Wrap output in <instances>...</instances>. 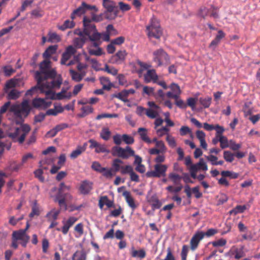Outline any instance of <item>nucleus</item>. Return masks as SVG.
Wrapping results in <instances>:
<instances>
[{
    "label": "nucleus",
    "instance_id": "nucleus-1",
    "mask_svg": "<svg viewBox=\"0 0 260 260\" xmlns=\"http://www.w3.org/2000/svg\"><path fill=\"white\" fill-rule=\"evenodd\" d=\"M55 50H45L43 57L45 59L40 64V71H36L35 78L37 82V85L28 90L26 95H31L38 89L59 88L62 82L60 75H57L55 69L50 67V61L48 60L51 54Z\"/></svg>",
    "mask_w": 260,
    "mask_h": 260
},
{
    "label": "nucleus",
    "instance_id": "nucleus-2",
    "mask_svg": "<svg viewBox=\"0 0 260 260\" xmlns=\"http://www.w3.org/2000/svg\"><path fill=\"white\" fill-rule=\"evenodd\" d=\"M30 129L29 125L23 124L20 127H16L9 129L7 132V136L13 142H19L20 144H22L24 142L26 136Z\"/></svg>",
    "mask_w": 260,
    "mask_h": 260
},
{
    "label": "nucleus",
    "instance_id": "nucleus-3",
    "mask_svg": "<svg viewBox=\"0 0 260 260\" xmlns=\"http://www.w3.org/2000/svg\"><path fill=\"white\" fill-rule=\"evenodd\" d=\"M70 189V186H67L63 182H61L59 185L58 192L55 196V201L58 202L60 207H64L65 210L67 208L66 201L72 199V196L68 192Z\"/></svg>",
    "mask_w": 260,
    "mask_h": 260
},
{
    "label": "nucleus",
    "instance_id": "nucleus-4",
    "mask_svg": "<svg viewBox=\"0 0 260 260\" xmlns=\"http://www.w3.org/2000/svg\"><path fill=\"white\" fill-rule=\"evenodd\" d=\"M146 32L150 39L154 38L158 40L162 36V31L159 22L154 16L150 19L149 24L146 26Z\"/></svg>",
    "mask_w": 260,
    "mask_h": 260
},
{
    "label": "nucleus",
    "instance_id": "nucleus-5",
    "mask_svg": "<svg viewBox=\"0 0 260 260\" xmlns=\"http://www.w3.org/2000/svg\"><path fill=\"white\" fill-rule=\"evenodd\" d=\"M102 5L105 9L104 15L106 19L112 20L117 15V7L115 2L112 0H102Z\"/></svg>",
    "mask_w": 260,
    "mask_h": 260
},
{
    "label": "nucleus",
    "instance_id": "nucleus-6",
    "mask_svg": "<svg viewBox=\"0 0 260 260\" xmlns=\"http://www.w3.org/2000/svg\"><path fill=\"white\" fill-rule=\"evenodd\" d=\"M110 152L113 156L122 159H127L132 156H135V151L128 146L125 148L119 146H114L112 148Z\"/></svg>",
    "mask_w": 260,
    "mask_h": 260
},
{
    "label": "nucleus",
    "instance_id": "nucleus-7",
    "mask_svg": "<svg viewBox=\"0 0 260 260\" xmlns=\"http://www.w3.org/2000/svg\"><path fill=\"white\" fill-rule=\"evenodd\" d=\"M88 37L91 46L96 49H102L100 48V46L102 43L103 42H109L110 38L108 33H101L98 31Z\"/></svg>",
    "mask_w": 260,
    "mask_h": 260
},
{
    "label": "nucleus",
    "instance_id": "nucleus-8",
    "mask_svg": "<svg viewBox=\"0 0 260 260\" xmlns=\"http://www.w3.org/2000/svg\"><path fill=\"white\" fill-rule=\"evenodd\" d=\"M168 168V167L166 165L156 164L154 166V170L148 171L146 173V176L149 178L165 177L166 175Z\"/></svg>",
    "mask_w": 260,
    "mask_h": 260
},
{
    "label": "nucleus",
    "instance_id": "nucleus-9",
    "mask_svg": "<svg viewBox=\"0 0 260 260\" xmlns=\"http://www.w3.org/2000/svg\"><path fill=\"white\" fill-rule=\"evenodd\" d=\"M87 10H93L95 12H98V9L95 6L90 5L83 2L80 7L73 11L71 15V18L74 20L76 16H81L85 14Z\"/></svg>",
    "mask_w": 260,
    "mask_h": 260
},
{
    "label": "nucleus",
    "instance_id": "nucleus-10",
    "mask_svg": "<svg viewBox=\"0 0 260 260\" xmlns=\"http://www.w3.org/2000/svg\"><path fill=\"white\" fill-rule=\"evenodd\" d=\"M52 88H47L44 87L43 89H39L41 92L45 93L46 95L52 100H61L63 99H69L72 96L71 92H68L67 94H63V92H60L55 94L51 90Z\"/></svg>",
    "mask_w": 260,
    "mask_h": 260
},
{
    "label": "nucleus",
    "instance_id": "nucleus-11",
    "mask_svg": "<svg viewBox=\"0 0 260 260\" xmlns=\"http://www.w3.org/2000/svg\"><path fill=\"white\" fill-rule=\"evenodd\" d=\"M223 131L224 129L222 127H217L215 137L212 140V143L214 145L219 142L222 148L228 147V140L226 137L222 136Z\"/></svg>",
    "mask_w": 260,
    "mask_h": 260
},
{
    "label": "nucleus",
    "instance_id": "nucleus-12",
    "mask_svg": "<svg viewBox=\"0 0 260 260\" xmlns=\"http://www.w3.org/2000/svg\"><path fill=\"white\" fill-rule=\"evenodd\" d=\"M153 60L159 66L164 63H167L169 60L168 55L163 50H157L154 52Z\"/></svg>",
    "mask_w": 260,
    "mask_h": 260
},
{
    "label": "nucleus",
    "instance_id": "nucleus-13",
    "mask_svg": "<svg viewBox=\"0 0 260 260\" xmlns=\"http://www.w3.org/2000/svg\"><path fill=\"white\" fill-rule=\"evenodd\" d=\"M204 238V234L202 231H197L191 237L190 241V248L192 251L196 250Z\"/></svg>",
    "mask_w": 260,
    "mask_h": 260
},
{
    "label": "nucleus",
    "instance_id": "nucleus-14",
    "mask_svg": "<svg viewBox=\"0 0 260 260\" xmlns=\"http://www.w3.org/2000/svg\"><path fill=\"white\" fill-rule=\"evenodd\" d=\"M84 32L86 36L89 37L95 32H98L94 24L91 23V21L86 17L83 19Z\"/></svg>",
    "mask_w": 260,
    "mask_h": 260
},
{
    "label": "nucleus",
    "instance_id": "nucleus-15",
    "mask_svg": "<svg viewBox=\"0 0 260 260\" xmlns=\"http://www.w3.org/2000/svg\"><path fill=\"white\" fill-rule=\"evenodd\" d=\"M12 237L15 239L20 240L21 245L25 247L27 243L29 240V236L25 233L24 231H14L12 234Z\"/></svg>",
    "mask_w": 260,
    "mask_h": 260
},
{
    "label": "nucleus",
    "instance_id": "nucleus-16",
    "mask_svg": "<svg viewBox=\"0 0 260 260\" xmlns=\"http://www.w3.org/2000/svg\"><path fill=\"white\" fill-rule=\"evenodd\" d=\"M88 142L90 144L89 147L91 149L94 148L95 152L96 153L110 152L105 144H101L93 139H90Z\"/></svg>",
    "mask_w": 260,
    "mask_h": 260
},
{
    "label": "nucleus",
    "instance_id": "nucleus-17",
    "mask_svg": "<svg viewBox=\"0 0 260 260\" xmlns=\"http://www.w3.org/2000/svg\"><path fill=\"white\" fill-rule=\"evenodd\" d=\"M60 41V37L56 32L49 31L47 37L43 36L42 38L41 43L45 44L46 42L57 43Z\"/></svg>",
    "mask_w": 260,
    "mask_h": 260
},
{
    "label": "nucleus",
    "instance_id": "nucleus-18",
    "mask_svg": "<svg viewBox=\"0 0 260 260\" xmlns=\"http://www.w3.org/2000/svg\"><path fill=\"white\" fill-rule=\"evenodd\" d=\"M92 182L88 180H84L81 182L79 190L82 194H87L92 189Z\"/></svg>",
    "mask_w": 260,
    "mask_h": 260
},
{
    "label": "nucleus",
    "instance_id": "nucleus-19",
    "mask_svg": "<svg viewBox=\"0 0 260 260\" xmlns=\"http://www.w3.org/2000/svg\"><path fill=\"white\" fill-rule=\"evenodd\" d=\"M77 218L73 216L70 217L66 221L63 220V226L61 228V232L63 235H66L74 224L77 221Z\"/></svg>",
    "mask_w": 260,
    "mask_h": 260
},
{
    "label": "nucleus",
    "instance_id": "nucleus-20",
    "mask_svg": "<svg viewBox=\"0 0 260 260\" xmlns=\"http://www.w3.org/2000/svg\"><path fill=\"white\" fill-rule=\"evenodd\" d=\"M243 249V246H242L240 248H239L237 246H234L229 251V255H230L231 256H234L236 259H240L243 257L244 255Z\"/></svg>",
    "mask_w": 260,
    "mask_h": 260
},
{
    "label": "nucleus",
    "instance_id": "nucleus-21",
    "mask_svg": "<svg viewBox=\"0 0 260 260\" xmlns=\"http://www.w3.org/2000/svg\"><path fill=\"white\" fill-rule=\"evenodd\" d=\"M126 53L125 50H120L111 58V61L112 63H120L125 58Z\"/></svg>",
    "mask_w": 260,
    "mask_h": 260
},
{
    "label": "nucleus",
    "instance_id": "nucleus-22",
    "mask_svg": "<svg viewBox=\"0 0 260 260\" xmlns=\"http://www.w3.org/2000/svg\"><path fill=\"white\" fill-rule=\"evenodd\" d=\"M76 50H66L62 56L61 59V63L62 64H67L70 66L74 63L72 61H70L69 63H67V61L71 57L72 55H75Z\"/></svg>",
    "mask_w": 260,
    "mask_h": 260
},
{
    "label": "nucleus",
    "instance_id": "nucleus-23",
    "mask_svg": "<svg viewBox=\"0 0 260 260\" xmlns=\"http://www.w3.org/2000/svg\"><path fill=\"white\" fill-rule=\"evenodd\" d=\"M157 79L158 76L154 70H148L144 75V80L146 83H149L151 82L155 83Z\"/></svg>",
    "mask_w": 260,
    "mask_h": 260
},
{
    "label": "nucleus",
    "instance_id": "nucleus-24",
    "mask_svg": "<svg viewBox=\"0 0 260 260\" xmlns=\"http://www.w3.org/2000/svg\"><path fill=\"white\" fill-rule=\"evenodd\" d=\"M135 90L134 89H124L122 90L121 92L114 95V97L119 99V100L125 102L127 101V98L130 94H134Z\"/></svg>",
    "mask_w": 260,
    "mask_h": 260
},
{
    "label": "nucleus",
    "instance_id": "nucleus-25",
    "mask_svg": "<svg viewBox=\"0 0 260 260\" xmlns=\"http://www.w3.org/2000/svg\"><path fill=\"white\" fill-rule=\"evenodd\" d=\"M122 195L125 198V201L128 205L133 210H135L137 208L138 205L135 203V200L132 197L131 193L126 190L123 192Z\"/></svg>",
    "mask_w": 260,
    "mask_h": 260
},
{
    "label": "nucleus",
    "instance_id": "nucleus-26",
    "mask_svg": "<svg viewBox=\"0 0 260 260\" xmlns=\"http://www.w3.org/2000/svg\"><path fill=\"white\" fill-rule=\"evenodd\" d=\"M32 104L35 108H47L49 107L51 102L47 103L45 99L41 98H37L32 100Z\"/></svg>",
    "mask_w": 260,
    "mask_h": 260
},
{
    "label": "nucleus",
    "instance_id": "nucleus-27",
    "mask_svg": "<svg viewBox=\"0 0 260 260\" xmlns=\"http://www.w3.org/2000/svg\"><path fill=\"white\" fill-rule=\"evenodd\" d=\"M87 147V143H85L83 146H78L76 149L73 150L70 154V157L73 159L77 158L84 152Z\"/></svg>",
    "mask_w": 260,
    "mask_h": 260
},
{
    "label": "nucleus",
    "instance_id": "nucleus-28",
    "mask_svg": "<svg viewBox=\"0 0 260 260\" xmlns=\"http://www.w3.org/2000/svg\"><path fill=\"white\" fill-rule=\"evenodd\" d=\"M148 202L151 204L152 209L153 210L160 208L162 205L161 202L155 194L152 196L148 200Z\"/></svg>",
    "mask_w": 260,
    "mask_h": 260
},
{
    "label": "nucleus",
    "instance_id": "nucleus-29",
    "mask_svg": "<svg viewBox=\"0 0 260 260\" xmlns=\"http://www.w3.org/2000/svg\"><path fill=\"white\" fill-rule=\"evenodd\" d=\"M131 254L133 257L140 258L143 259L145 257L146 253L144 249H140L139 250H136L134 247L131 248Z\"/></svg>",
    "mask_w": 260,
    "mask_h": 260
},
{
    "label": "nucleus",
    "instance_id": "nucleus-30",
    "mask_svg": "<svg viewBox=\"0 0 260 260\" xmlns=\"http://www.w3.org/2000/svg\"><path fill=\"white\" fill-rule=\"evenodd\" d=\"M125 38L120 36L112 40L110 43L107 45L106 49H115V45H120L124 42Z\"/></svg>",
    "mask_w": 260,
    "mask_h": 260
},
{
    "label": "nucleus",
    "instance_id": "nucleus-31",
    "mask_svg": "<svg viewBox=\"0 0 260 260\" xmlns=\"http://www.w3.org/2000/svg\"><path fill=\"white\" fill-rule=\"evenodd\" d=\"M86 40V37L75 38L73 41V45L75 48L77 49L81 48H82L84 44L85 43Z\"/></svg>",
    "mask_w": 260,
    "mask_h": 260
},
{
    "label": "nucleus",
    "instance_id": "nucleus-32",
    "mask_svg": "<svg viewBox=\"0 0 260 260\" xmlns=\"http://www.w3.org/2000/svg\"><path fill=\"white\" fill-rule=\"evenodd\" d=\"M138 132L140 136L141 139L148 144L152 143L151 140L147 136V129L145 128L140 127L138 130Z\"/></svg>",
    "mask_w": 260,
    "mask_h": 260
},
{
    "label": "nucleus",
    "instance_id": "nucleus-33",
    "mask_svg": "<svg viewBox=\"0 0 260 260\" xmlns=\"http://www.w3.org/2000/svg\"><path fill=\"white\" fill-rule=\"evenodd\" d=\"M70 72L72 79L76 82L80 81L86 74L85 72H81L79 73L73 70H71Z\"/></svg>",
    "mask_w": 260,
    "mask_h": 260
},
{
    "label": "nucleus",
    "instance_id": "nucleus-34",
    "mask_svg": "<svg viewBox=\"0 0 260 260\" xmlns=\"http://www.w3.org/2000/svg\"><path fill=\"white\" fill-rule=\"evenodd\" d=\"M82 112L78 114V117L79 118H83L86 115L92 113L93 111V109L91 106H83L81 108Z\"/></svg>",
    "mask_w": 260,
    "mask_h": 260
},
{
    "label": "nucleus",
    "instance_id": "nucleus-35",
    "mask_svg": "<svg viewBox=\"0 0 260 260\" xmlns=\"http://www.w3.org/2000/svg\"><path fill=\"white\" fill-rule=\"evenodd\" d=\"M123 164V161L119 158H115L113 160L112 164V168L113 171L115 174L116 173L118 172L120 170H121L122 166L120 165Z\"/></svg>",
    "mask_w": 260,
    "mask_h": 260
},
{
    "label": "nucleus",
    "instance_id": "nucleus-36",
    "mask_svg": "<svg viewBox=\"0 0 260 260\" xmlns=\"http://www.w3.org/2000/svg\"><path fill=\"white\" fill-rule=\"evenodd\" d=\"M100 81L101 84L103 85V89L109 90L111 88L112 84L108 77H101L100 78Z\"/></svg>",
    "mask_w": 260,
    "mask_h": 260
},
{
    "label": "nucleus",
    "instance_id": "nucleus-37",
    "mask_svg": "<svg viewBox=\"0 0 260 260\" xmlns=\"http://www.w3.org/2000/svg\"><path fill=\"white\" fill-rule=\"evenodd\" d=\"M86 253L84 250L77 251L72 256V260H86Z\"/></svg>",
    "mask_w": 260,
    "mask_h": 260
},
{
    "label": "nucleus",
    "instance_id": "nucleus-38",
    "mask_svg": "<svg viewBox=\"0 0 260 260\" xmlns=\"http://www.w3.org/2000/svg\"><path fill=\"white\" fill-rule=\"evenodd\" d=\"M212 98L210 96L201 97L199 99V102L204 108H208L210 107L211 103Z\"/></svg>",
    "mask_w": 260,
    "mask_h": 260
},
{
    "label": "nucleus",
    "instance_id": "nucleus-39",
    "mask_svg": "<svg viewBox=\"0 0 260 260\" xmlns=\"http://www.w3.org/2000/svg\"><path fill=\"white\" fill-rule=\"evenodd\" d=\"M111 135V132L108 127H103L100 133V137L103 140L108 141Z\"/></svg>",
    "mask_w": 260,
    "mask_h": 260
},
{
    "label": "nucleus",
    "instance_id": "nucleus-40",
    "mask_svg": "<svg viewBox=\"0 0 260 260\" xmlns=\"http://www.w3.org/2000/svg\"><path fill=\"white\" fill-rule=\"evenodd\" d=\"M59 213L60 211L59 210L53 209L47 214L46 217L48 218L49 220H56Z\"/></svg>",
    "mask_w": 260,
    "mask_h": 260
},
{
    "label": "nucleus",
    "instance_id": "nucleus-41",
    "mask_svg": "<svg viewBox=\"0 0 260 260\" xmlns=\"http://www.w3.org/2000/svg\"><path fill=\"white\" fill-rule=\"evenodd\" d=\"M40 213L39 207L38 205L37 201H35L32 206L31 212L30 213L29 216L30 218H32L35 216H39Z\"/></svg>",
    "mask_w": 260,
    "mask_h": 260
},
{
    "label": "nucleus",
    "instance_id": "nucleus-42",
    "mask_svg": "<svg viewBox=\"0 0 260 260\" xmlns=\"http://www.w3.org/2000/svg\"><path fill=\"white\" fill-rule=\"evenodd\" d=\"M72 20H66L63 24L59 26V29L61 30H64L67 28H72L74 27L75 23Z\"/></svg>",
    "mask_w": 260,
    "mask_h": 260
},
{
    "label": "nucleus",
    "instance_id": "nucleus-43",
    "mask_svg": "<svg viewBox=\"0 0 260 260\" xmlns=\"http://www.w3.org/2000/svg\"><path fill=\"white\" fill-rule=\"evenodd\" d=\"M169 178L172 180L174 184L178 185L180 184V181L182 177L178 174L172 173L169 175Z\"/></svg>",
    "mask_w": 260,
    "mask_h": 260
},
{
    "label": "nucleus",
    "instance_id": "nucleus-44",
    "mask_svg": "<svg viewBox=\"0 0 260 260\" xmlns=\"http://www.w3.org/2000/svg\"><path fill=\"white\" fill-rule=\"evenodd\" d=\"M146 115L149 118L154 119L158 116L159 112L157 110L148 108L146 109Z\"/></svg>",
    "mask_w": 260,
    "mask_h": 260
},
{
    "label": "nucleus",
    "instance_id": "nucleus-45",
    "mask_svg": "<svg viewBox=\"0 0 260 260\" xmlns=\"http://www.w3.org/2000/svg\"><path fill=\"white\" fill-rule=\"evenodd\" d=\"M241 147V144L236 143V142L232 140L229 141V148H230L231 150L234 151H236L239 150V149H240Z\"/></svg>",
    "mask_w": 260,
    "mask_h": 260
},
{
    "label": "nucleus",
    "instance_id": "nucleus-46",
    "mask_svg": "<svg viewBox=\"0 0 260 260\" xmlns=\"http://www.w3.org/2000/svg\"><path fill=\"white\" fill-rule=\"evenodd\" d=\"M20 92L15 89H12L8 95V99L9 100H16L20 96Z\"/></svg>",
    "mask_w": 260,
    "mask_h": 260
},
{
    "label": "nucleus",
    "instance_id": "nucleus-47",
    "mask_svg": "<svg viewBox=\"0 0 260 260\" xmlns=\"http://www.w3.org/2000/svg\"><path fill=\"white\" fill-rule=\"evenodd\" d=\"M246 209V207L245 205L241 206L238 205L237 206L236 208H235L234 209L230 211V214H236L238 213H242Z\"/></svg>",
    "mask_w": 260,
    "mask_h": 260
},
{
    "label": "nucleus",
    "instance_id": "nucleus-48",
    "mask_svg": "<svg viewBox=\"0 0 260 260\" xmlns=\"http://www.w3.org/2000/svg\"><path fill=\"white\" fill-rule=\"evenodd\" d=\"M103 175L106 177V178L110 179L113 177L115 174L114 173L113 171V169L111 168H105V170L102 172Z\"/></svg>",
    "mask_w": 260,
    "mask_h": 260
},
{
    "label": "nucleus",
    "instance_id": "nucleus-49",
    "mask_svg": "<svg viewBox=\"0 0 260 260\" xmlns=\"http://www.w3.org/2000/svg\"><path fill=\"white\" fill-rule=\"evenodd\" d=\"M91 168L93 170L99 173H102L105 170V168L102 167L101 164L97 161H94L92 162Z\"/></svg>",
    "mask_w": 260,
    "mask_h": 260
},
{
    "label": "nucleus",
    "instance_id": "nucleus-50",
    "mask_svg": "<svg viewBox=\"0 0 260 260\" xmlns=\"http://www.w3.org/2000/svg\"><path fill=\"white\" fill-rule=\"evenodd\" d=\"M122 141L126 144L130 145L134 143V139L133 137L127 134L122 135Z\"/></svg>",
    "mask_w": 260,
    "mask_h": 260
},
{
    "label": "nucleus",
    "instance_id": "nucleus-51",
    "mask_svg": "<svg viewBox=\"0 0 260 260\" xmlns=\"http://www.w3.org/2000/svg\"><path fill=\"white\" fill-rule=\"evenodd\" d=\"M193 165L196 166V167L198 168V170H202L203 171H207L208 170L207 166L203 158H201L198 163L194 164Z\"/></svg>",
    "mask_w": 260,
    "mask_h": 260
},
{
    "label": "nucleus",
    "instance_id": "nucleus-52",
    "mask_svg": "<svg viewBox=\"0 0 260 260\" xmlns=\"http://www.w3.org/2000/svg\"><path fill=\"white\" fill-rule=\"evenodd\" d=\"M155 147L162 152V154L165 153L167 151V147H166L165 143L162 141H159V142H156Z\"/></svg>",
    "mask_w": 260,
    "mask_h": 260
},
{
    "label": "nucleus",
    "instance_id": "nucleus-53",
    "mask_svg": "<svg viewBox=\"0 0 260 260\" xmlns=\"http://www.w3.org/2000/svg\"><path fill=\"white\" fill-rule=\"evenodd\" d=\"M31 15L35 18H40L43 16L44 12L40 8L34 9L31 12Z\"/></svg>",
    "mask_w": 260,
    "mask_h": 260
},
{
    "label": "nucleus",
    "instance_id": "nucleus-54",
    "mask_svg": "<svg viewBox=\"0 0 260 260\" xmlns=\"http://www.w3.org/2000/svg\"><path fill=\"white\" fill-rule=\"evenodd\" d=\"M3 69L5 76L8 77L10 76L15 71L10 66H5Z\"/></svg>",
    "mask_w": 260,
    "mask_h": 260
},
{
    "label": "nucleus",
    "instance_id": "nucleus-55",
    "mask_svg": "<svg viewBox=\"0 0 260 260\" xmlns=\"http://www.w3.org/2000/svg\"><path fill=\"white\" fill-rule=\"evenodd\" d=\"M188 249V246L186 245H184L182 246L181 252V260H186Z\"/></svg>",
    "mask_w": 260,
    "mask_h": 260
},
{
    "label": "nucleus",
    "instance_id": "nucleus-56",
    "mask_svg": "<svg viewBox=\"0 0 260 260\" xmlns=\"http://www.w3.org/2000/svg\"><path fill=\"white\" fill-rule=\"evenodd\" d=\"M133 170V167L130 165H126L125 166H122L121 169L120 170V173L121 174H129L132 172Z\"/></svg>",
    "mask_w": 260,
    "mask_h": 260
},
{
    "label": "nucleus",
    "instance_id": "nucleus-57",
    "mask_svg": "<svg viewBox=\"0 0 260 260\" xmlns=\"http://www.w3.org/2000/svg\"><path fill=\"white\" fill-rule=\"evenodd\" d=\"M166 141L168 142L169 146L172 148L176 147V142L173 137L171 135H168L166 137Z\"/></svg>",
    "mask_w": 260,
    "mask_h": 260
},
{
    "label": "nucleus",
    "instance_id": "nucleus-58",
    "mask_svg": "<svg viewBox=\"0 0 260 260\" xmlns=\"http://www.w3.org/2000/svg\"><path fill=\"white\" fill-rule=\"evenodd\" d=\"M198 171V168H197L196 166H194L193 165H191L189 168V172L190 176L192 178L196 179L197 178V172Z\"/></svg>",
    "mask_w": 260,
    "mask_h": 260
},
{
    "label": "nucleus",
    "instance_id": "nucleus-59",
    "mask_svg": "<svg viewBox=\"0 0 260 260\" xmlns=\"http://www.w3.org/2000/svg\"><path fill=\"white\" fill-rule=\"evenodd\" d=\"M217 233V230L214 229H210L207 231L206 232L202 231V234H204V238L206 236L207 237H211Z\"/></svg>",
    "mask_w": 260,
    "mask_h": 260
},
{
    "label": "nucleus",
    "instance_id": "nucleus-60",
    "mask_svg": "<svg viewBox=\"0 0 260 260\" xmlns=\"http://www.w3.org/2000/svg\"><path fill=\"white\" fill-rule=\"evenodd\" d=\"M217 127H220V126L218 125H216L214 126L213 124H209L206 122L204 123L203 124L204 128L208 131H211L213 129H215L216 131Z\"/></svg>",
    "mask_w": 260,
    "mask_h": 260
},
{
    "label": "nucleus",
    "instance_id": "nucleus-61",
    "mask_svg": "<svg viewBox=\"0 0 260 260\" xmlns=\"http://www.w3.org/2000/svg\"><path fill=\"white\" fill-rule=\"evenodd\" d=\"M118 6L122 11H127L131 8V6L128 4H125L122 2H119Z\"/></svg>",
    "mask_w": 260,
    "mask_h": 260
},
{
    "label": "nucleus",
    "instance_id": "nucleus-62",
    "mask_svg": "<svg viewBox=\"0 0 260 260\" xmlns=\"http://www.w3.org/2000/svg\"><path fill=\"white\" fill-rule=\"evenodd\" d=\"M117 79L118 80L119 84L124 86H127L126 79L125 77L123 74H119L117 76Z\"/></svg>",
    "mask_w": 260,
    "mask_h": 260
},
{
    "label": "nucleus",
    "instance_id": "nucleus-63",
    "mask_svg": "<svg viewBox=\"0 0 260 260\" xmlns=\"http://www.w3.org/2000/svg\"><path fill=\"white\" fill-rule=\"evenodd\" d=\"M113 142L116 146L120 145L122 141V136L119 134H116L113 137Z\"/></svg>",
    "mask_w": 260,
    "mask_h": 260
},
{
    "label": "nucleus",
    "instance_id": "nucleus-64",
    "mask_svg": "<svg viewBox=\"0 0 260 260\" xmlns=\"http://www.w3.org/2000/svg\"><path fill=\"white\" fill-rule=\"evenodd\" d=\"M226 243V241L225 239H220L217 241H214L212 242V245L214 247H219L225 245Z\"/></svg>",
    "mask_w": 260,
    "mask_h": 260
}]
</instances>
